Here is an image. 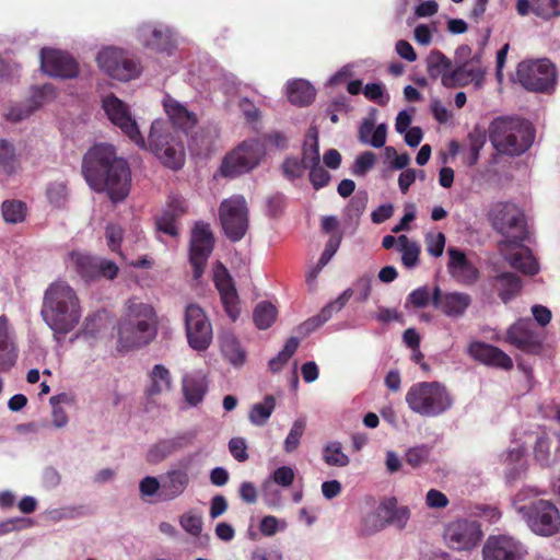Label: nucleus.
Segmentation results:
<instances>
[{"mask_svg":"<svg viewBox=\"0 0 560 560\" xmlns=\"http://www.w3.org/2000/svg\"><path fill=\"white\" fill-rule=\"evenodd\" d=\"M277 310L270 302H260L256 305L253 319L257 328L267 329L276 320Z\"/></svg>","mask_w":560,"mask_h":560,"instance_id":"a18cd8bd","label":"nucleus"},{"mask_svg":"<svg viewBox=\"0 0 560 560\" xmlns=\"http://www.w3.org/2000/svg\"><path fill=\"white\" fill-rule=\"evenodd\" d=\"M489 281L504 304L515 299L523 287L521 278L511 271L500 272L491 277Z\"/></svg>","mask_w":560,"mask_h":560,"instance_id":"c756f323","label":"nucleus"},{"mask_svg":"<svg viewBox=\"0 0 560 560\" xmlns=\"http://www.w3.org/2000/svg\"><path fill=\"white\" fill-rule=\"evenodd\" d=\"M190 478L186 469H170L162 477L161 491L162 501H171L182 495L188 488Z\"/></svg>","mask_w":560,"mask_h":560,"instance_id":"bb28decb","label":"nucleus"},{"mask_svg":"<svg viewBox=\"0 0 560 560\" xmlns=\"http://www.w3.org/2000/svg\"><path fill=\"white\" fill-rule=\"evenodd\" d=\"M180 141L177 132L166 120L156 119L152 122L148 137V147L153 154H156L167 147Z\"/></svg>","mask_w":560,"mask_h":560,"instance_id":"cd10ccee","label":"nucleus"},{"mask_svg":"<svg viewBox=\"0 0 560 560\" xmlns=\"http://www.w3.org/2000/svg\"><path fill=\"white\" fill-rule=\"evenodd\" d=\"M100 68L113 79L130 81L141 73L139 60L128 51L119 48L108 47L97 55Z\"/></svg>","mask_w":560,"mask_h":560,"instance_id":"9d476101","label":"nucleus"},{"mask_svg":"<svg viewBox=\"0 0 560 560\" xmlns=\"http://www.w3.org/2000/svg\"><path fill=\"white\" fill-rule=\"evenodd\" d=\"M122 229L119 225L109 224L106 228L107 245L112 252L118 253L122 241Z\"/></svg>","mask_w":560,"mask_h":560,"instance_id":"774afa93","label":"nucleus"},{"mask_svg":"<svg viewBox=\"0 0 560 560\" xmlns=\"http://www.w3.org/2000/svg\"><path fill=\"white\" fill-rule=\"evenodd\" d=\"M180 526L190 535L199 536L202 529V520L200 516L186 513L180 516Z\"/></svg>","mask_w":560,"mask_h":560,"instance_id":"e2e57ef3","label":"nucleus"},{"mask_svg":"<svg viewBox=\"0 0 560 560\" xmlns=\"http://www.w3.org/2000/svg\"><path fill=\"white\" fill-rule=\"evenodd\" d=\"M447 254L450 256V261L447 264L448 272L457 282L463 284H472L478 280V268L468 260L463 250L456 247H450L447 249Z\"/></svg>","mask_w":560,"mask_h":560,"instance_id":"5701e85b","label":"nucleus"},{"mask_svg":"<svg viewBox=\"0 0 560 560\" xmlns=\"http://www.w3.org/2000/svg\"><path fill=\"white\" fill-rule=\"evenodd\" d=\"M106 116L139 148L145 149L147 142L141 135L136 119L129 113V107H103Z\"/></svg>","mask_w":560,"mask_h":560,"instance_id":"b1692460","label":"nucleus"},{"mask_svg":"<svg viewBox=\"0 0 560 560\" xmlns=\"http://www.w3.org/2000/svg\"><path fill=\"white\" fill-rule=\"evenodd\" d=\"M488 128L481 124H476L467 135L469 155L467 159L468 166L477 165L480 152L487 142Z\"/></svg>","mask_w":560,"mask_h":560,"instance_id":"e433bc0d","label":"nucleus"},{"mask_svg":"<svg viewBox=\"0 0 560 560\" xmlns=\"http://www.w3.org/2000/svg\"><path fill=\"white\" fill-rule=\"evenodd\" d=\"M407 302L416 308H423L430 303V291L428 287H421L409 293Z\"/></svg>","mask_w":560,"mask_h":560,"instance_id":"69168bd1","label":"nucleus"},{"mask_svg":"<svg viewBox=\"0 0 560 560\" xmlns=\"http://www.w3.org/2000/svg\"><path fill=\"white\" fill-rule=\"evenodd\" d=\"M69 260L77 273L85 281H94L101 278L113 280L119 271L118 266L112 260L75 250L69 253Z\"/></svg>","mask_w":560,"mask_h":560,"instance_id":"ddd939ff","label":"nucleus"},{"mask_svg":"<svg viewBox=\"0 0 560 560\" xmlns=\"http://www.w3.org/2000/svg\"><path fill=\"white\" fill-rule=\"evenodd\" d=\"M550 446H551V441L547 434H542L537 438L535 446H534V456H535V459L542 467H548L551 464Z\"/></svg>","mask_w":560,"mask_h":560,"instance_id":"603ef678","label":"nucleus"},{"mask_svg":"<svg viewBox=\"0 0 560 560\" xmlns=\"http://www.w3.org/2000/svg\"><path fill=\"white\" fill-rule=\"evenodd\" d=\"M173 386L171 372L163 364H155L148 374V384L144 389L147 398L153 399L163 393L170 392Z\"/></svg>","mask_w":560,"mask_h":560,"instance_id":"2f4dec72","label":"nucleus"},{"mask_svg":"<svg viewBox=\"0 0 560 560\" xmlns=\"http://www.w3.org/2000/svg\"><path fill=\"white\" fill-rule=\"evenodd\" d=\"M214 284L226 315L234 322L240 315L238 294L228 269L221 266L214 273Z\"/></svg>","mask_w":560,"mask_h":560,"instance_id":"4be33fe9","label":"nucleus"},{"mask_svg":"<svg viewBox=\"0 0 560 560\" xmlns=\"http://www.w3.org/2000/svg\"><path fill=\"white\" fill-rule=\"evenodd\" d=\"M353 295V290L351 288L346 289L335 301L328 303L324 306L320 312L317 314V326L326 323L334 313L341 311L348 301Z\"/></svg>","mask_w":560,"mask_h":560,"instance_id":"49530a36","label":"nucleus"},{"mask_svg":"<svg viewBox=\"0 0 560 560\" xmlns=\"http://www.w3.org/2000/svg\"><path fill=\"white\" fill-rule=\"evenodd\" d=\"M375 161L376 155L372 151H365L359 154L352 165V174L355 176H364L371 168H373Z\"/></svg>","mask_w":560,"mask_h":560,"instance_id":"5fc2aeb1","label":"nucleus"},{"mask_svg":"<svg viewBox=\"0 0 560 560\" xmlns=\"http://www.w3.org/2000/svg\"><path fill=\"white\" fill-rule=\"evenodd\" d=\"M40 68L50 77L61 79H72L79 73V65L68 52L43 48L40 50Z\"/></svg>","mask_w":560,"mask_h":560,"instance_id":"f3484780","label":"nucleus"},{"mask_svg":"<svg viewBox=\"0 0 560 560\" xmlns=\"http://www.w3.org/2000/svg\"><path fill=\"white\" fill-rule=\"evenodd\" d=\"M18 351L15 345H0V372L9 371L16 362Z\"/></svg>","mask_w":560,"mask_h":560,"instance_id":"680f3d73","label":"nucleus"},{"mask_svg":"<svg viewBox=\"0 0 560 560\" xmlns=\"http://www.w3.org/2000/svg\"><path fill=\"white\" fill-rule=\"evenodd\" d=\"M304 429L305 423L303 421L296 420L293 423L288 436L284 440V451L287 453H292L298 448L300 440L304 433Z\"/></svg>","mask_w":560,"mask_h":560,"instance_id":"13d9d810","label":"nucleus"},{"mask_svg":"<svg viewBox=\"0 0 560 560\" xmlns=\"http://www.w3.org/2000/svg\"><path fill=\"white\" fill-rule=\"evenodd\" d=\"M323 458L330 466L343 467L349 464V457L341 451V444L338 442L330 443L324 448Z\"/></svg>","mask_w":560,"mask_h":560,"instance_id":"3c124183","label":"nucleus"},{"mask_svg":"<svg viewBox=\"0 0 560 560\" xmlns=\"http://www.w3.org/2000/svg\"><path fill=\"white\" fill-rule=\"evenodd\" d=\"M399 249L402 253L401 260L407 268L415 267L419 261L420 246L409 241L406 235L398 236Z\"/></svg>","mask_w":560,"mask_h":560,"instance_id":"de8ad7c7","label":"nucleus"},{"mask_svg":"<svg viewBox=\"0 0 560 560\" xmlns=\"http://www.w3.org/2000/svg\"><path fill=\"white\" fill-rule=\"evenodd\" d=\"M82 174L94 191H105L114 203L129 195L130 167L125 159L116 155L113 145L101 143L90 148L82 160Z\"/></svg>","mask_w":560,"mask_h":560,"instance_id":"f257e3e1","label":"nucleus"},{"mask_svg":"<svg viewBox=\"0 0 560 560\" xmlns=\"http://www.w3.org/2000/svg\"><path fill=\"white\" fill-rule=\"evenodd\" d=\"M322 231L328 235V240L324 252L317 260V272L331 260L343 238V232L336 217H324L322 219Z\"/></svg>","mask_w":560,"mask_h":560,"instance_id":"a878e982","label":"nucleus"},{"mask_svg":"<svg viewBox=\"0 0 560 560\" xmlns=\"http://www.w3.org/2000/svg\"><path fill=\"white\" fill-rule=\"evenodd\" d=\"M219 219L231 242L241 241L248 230V208L243 196L224 199L219 207Z\"/></svg>","mask_w":560,"mask_h":560,"instance_id":"1a4fd4ad","label":"nucleus"},{"mask_svg":"<svg viewBox=\"0 0 560 560\" xmlns=\"http://www.w3.org/2000/svg\"><path fill=\"white\" fill-rule=\"evenodd\" d=\"M305 170H308V178L315 187V127L311 126L305 137L303 145V156L296 159H287L283 163V173L290 178L301 177Z\"/></svg>","mask_w":560,"mask_h":560,"instance_id":"6ab92c4d","label":"nucleus"},{"mask_svg":"<svg viewBox=\"0 0 560 560\" xmlns=\"http://www.w3.org/2000/svg\"><path fill=\"white\" fill-rule=\"evenodd\" d=\"M1 212L7 223L16 224L25 220L27 207L21 200H4L1 205Z\"/></svg>","mask_w":560,"mask_h":560,"instance_id":"c03bdc74","label":"nucleus"},{"mask_svg":"<svg viewBox=\"0 0 560 560\" xmlns=\"http://www.w3.org/2000/svg\"><path fill=\"white\" fill-rule=\"evenodd\" d=\"M515 80L527 91L549 94L557 84L556 67L546 58L524 60L517 65Z\"/></svg>","mask_w":560,"mask_h":560,"instance_id":"0eeeda50","label":"nucleus"},{"mask_svg":"<svg viewBox=\"0 0 560 560\" xmlns=\"http://www.w3.org/2000/svg\"><path fill=\"white\" fill-rule=\"evenodd\" d=\"M314 86L304 79H293L287 83V96L291 105H308L314 96Z\"/></svg>","mask_w":560,"mask_h":560,"instance_id":"c9c22d12","label":"nucleus"},{"mask_svg":"<svg viewBox=\"0 0 560 560\" xmlns=\"http://www.w3.org/2000/svg\"><path fill=\"white\" fill-rule=\"evenodd\" d=\"M266 155L264 142L258 139L244 140L226 154L220 166L222 176L236 177L255 168Z\"/></svg>","mask_w":560,"mask_h":560,"instance_id":"6e6552de","label":"nucleus"},{"mask_svg":"<svg viewBox=\"0 0 560 560\" xmlns=\"http://www.w3.org/2000/svg\"><path fill=\"white\" fill-rule=\"evenodd\" d=\"M185 332L189 347L195 351H206L213 339L212 324L205 310L195 303L185 307Z\"/></svg>","mask_w":560,"mask_h":560,"instance_id":"9b49d317","label":"nucleus"},{"mask_svg":"<svg viewBox=\"0 0 560 560\" xmlns=\"http://www.w3.org/2000/svg\"><path fill=\"white\" fill-rule=\"evenodd\" d=\"M185 445V438H175L159 441L148 452L147 459L151 464H158L183 448Z\"/></svg>","mask_w":560,"mask_h":560,"instance_id":"4c0bfd02","label":"nucleus"},{"mask_svg":"<svg viewBox=\"0 0 560 560\" xmlns=\"http://www.w3.org/2000/svg\"><path fill=\"white\" fill-rule=\"evenodd\" d=\"M220 347L223 357L233 365L245 362V352L235 336L230 334L222 336L220 338Z\"/></svg>","mask_w":560,"mask_h":560,"instance_id":"58836bf2","label":"nucleus"},{"mask_svg":"<svg viewBox=\"0 0 560 560\" xmlns=\"http://www.w3.org/2000/svg\"><path fill=\"white\" fill-rule=\"evenodd\" d=\"M378 509L386 523L399 529L406 526L410 517L409 509L407 506H398L396 498L384 500Z\"/></svg>","mask_w":560,"mask_h":560,"instance_id":"72a5a7b5","label":"nucleus"},{"mask_svg":"<svg viewBox=\"0 0 560 560\" xmlns=\"http://www.w3.org/2000/svg\"><path fill=\"white\" fill-rule=\"evenodd\" d=\"M165 166L177 171L182 168L185 162V150L182 141L167 147L163 151L154 154Z\"/></svg>","mask_w":560,"mask_h":560,"instance_id":"a19ab883","label":"nucleus"},{"mask_svg":"<svg viewBox=\"0 0 560 560\" xmlns=\"http://www.w3.org/2000/svg\"><path fill=\"white\" fill-rule=\"evenodd\" d=\"M158 329L155 308L149 303L129 300L118 324V349L130 351L145 347L156 338Z\"/></svg>","mask_w":560,"mask_h":560,"instance_id":"7ed1b4c3","label":"nucleus"},{"mask_svg":"<svg viewBox=\"0 0 560 560\" xmlns=\"http://www.w3.org/2000/svg\"><path fill=\"white\" fill-rule=\"evenodd\" d=\"M214 247V237L210 225L202 221L195 224L191 230L189 244V261L194 268V278L201 277Z\"/></svg>","mask_w":560,"mask_h":560,"instance_id":"4468645a","label":"nucleus"},{"mask_svg":"<svg viewBox=\"0 0 560 560\" xmlns=\"http://www.w3.org/2000/svg\"><path fill=\"white\" fill-rule=\"evenodd\" d=\"M483 77L485 70L481 66V55L475 56L471 61L464 63L454 71V79L462 84L474 83L476 86H480L483 82Z\"/></svg>","mask_w":560,"mask_h":560,"instance_id":"f704fd0d","label":"nucleus"},{"mask_svg":"<svg viewBox=\"0 0 560 560\" xmlns=\"http://www.w3.org/2000/svg\"><path fill=\"white\" fill-rule=\"evenodd\" d=\"M516 11L521 16L533 13L549 21L560 16V0H517Z\"/></svg>","mask_w":560,"mask_h":560,"instance_id":"c85d7f7f","label":"nucleus"},{"mask_svg":"<svg viewBox=\"0 0 560 560\" xmlns=\"http://www.w3.org/2000/svg\"><path fill=\"white\" fill-rule=\"evenodd\" d=\"M446 237L442 232L428 233L425 235V245L429 255L433 257L442 256L445 248Z\"/></svg>","mask_w":560,"mask_h":560,"instance_id":"bf43d9fd","label":"nucleus"},{"mask_svg":"<svg viewBox=\"0 0 560 560\" xmlns=\"http://www.w3.org/2000/svg\"><path fill=\"white\" fill-rule=\"evenodd\" d=\"M0 166L8 175L15 171V147L7 139H0Z\"/></svg>","mask_w":560,"mask_h":560,"instance_id":"8fccbe9b","label":"nucleus"},{"mask_svg":"<svg viewBox=\"0 0 560 560\" xmlns=\"http://www.w3.org/2000/svg\"><path fill=\"white\" fill-rule=\"evenodd\" d=\"M469 354L475 360L486 365L503 369L506 371L513 368V361L511 357L500 348L492 345L485 342H474L469 346Z\"/></svg>","mask_w":560,"mask_h":560,"instance_id":"393cba45","label":"nucleus"},{"mask_svg":"<svg viewBox=\"0 0 560 560\" xmlns=\"http://www.w3.org/2000/svg\"><path fill=\"white\" fill-rule=\"evenodd\" d=\"M229 451L234 459L240 463L248 459L247 444L244 438H232L229 442Z\"/></svg>","mask_w":560,"mask_h":560,"instance_id":"0e129e2a","label":"nucleus"},{"mask_svg":"<svg viewBox=\"0 0 560 560\" xmlns=\"http://www.w3.org/2000/svg\"><path fill=\"white\" fill-rule=\"evenodd\" d=\"M527 555L525 546L509 535H490L483 547V560H524Z\"/></svg>","mask_w":560,"mask_h":560,"instance_id":"dca6fc26","label":"nucleus"},{"mask_svg":"<svg viewBox=\"0 0 560 560\" xmlns=\"http://www.w3.org/2000/svg\"><path fill=\"white\" fill-rule=\"evenodd\" d=\"M186 212L187 202L185 198L177 195L170 196L162 213L155 218L156 230L172 237H176L178 235V222Z\"/></svg>","mask_w":560,"mask_h":560,"instance_id":"aec40b11","label":"nucleus"},{"mask_svg":"<svg viewBox=\"0 0 560 560\" xmlns=\"http://www.w3.org/2000/svg\"><path fill=\"white\" fill-rule=\"evenodd\" d=\"M275 408V397L272 395H267L262 402L253 405L248 413V419L254 425L261 427L267 423Z\"/></svg>","mask_w":560,"mask_h":560,"instance_id":"ea45409f","label":"nucleus"},{"mask_svg":"<svg viewBox=\"0 0 560 560\" xmlns=\"http://www.w3.org/2000/svg\"><path fill=\"white\" fill-rule=\"evenodd\" d=\"M363 94L368 101L373 103H386L389 101L383 83H369L363 88Z\"/></svg>","mask_w":560,"mask_h":560,"instance_id":"052dcab7","label":"nucleus"},{"mask_svg":"<svg viewBox=\"0 0 560 560\" xmlns=\"http://www.w3.org/2000/svg\"><path fill=\"white\" fill-rule=\"evenodd\" d=\"M8 110L3 113V117L11 124H18L28 119L36 107H7Z\"/></svg>","mask_w":560,"mask_h":560,"instance_id":"338daca9","label":"nucleus"},{"mask_svg":"<svg viewBox=\"0 0 560 560\" xmlns=\"http://www.w3.org/2000/svg\"><path fill=\"white\" fill-rule=\"evenodd\" d=\"M544 332L532 318L518 319L506 331V341L527 354L539 355L544 350Z\"/></svg>","mask_w":560,"mask_h":560,"instance_id":"f8f14e48","label":"nucleus"},{"mask_svg":"<svg viewBox=\"0 0 560 560\" xmlns=\"http://www.w3.org/2000/svg\"><path fill=\"white\" fill-rule=\"evenodd\" d=\"M166 114L172 121L173 126L189 131L197 125V116L195 113L189 112L188 107H164Z\"/></svg>","mask_w":560,"mask_h":560,"instance_id":"79ce46f5","label":"nucleus"},{"mask_svg":"<svg viewBox=\"0 0 560 560\" xmlns=\"http://www.w3.org/2000/svg\"><path fill=\"white\" fill-rule=\"evenodd\" d=\"M208 392V383L205 376L200 374L186 375L183 378V394L185 400L190 406H198Z\"/></svg>","mask_w":560,"mask_h":560,"instance_id":"473e14b6","label":"nucleus"},{"mask_svg":"<svg viewBox=\"0 0 560 560\" xmlns=\"http://www.w3.org/2000/svg\"><path fill=\"white\" fill-rule=\"evenodd\" d=\"M56 88L50 83L36 85L33 88L32 92V105H43L44 103L54 102L56 98Z\"/></svg>","mask_w":560,"mask_h":560,"instance_id":"6e6d98bb","label":"nucleus"},{"mask_svg":"<svg viewBox=\"0 0 560 560\" xmlns=\"http://www.w3.org/2000/svg\"><path fill=\"white\" fill-rule=\"evenodd\" d=\"M40 314L55 338L59 339V336H66L79 324L80 300L67 282L56 281L45 291Z\"/></svg>","mask_w":560,"mask_h":560,"instance_id":"f03ea898","label":"nucleus"},{"mask_svg":"<svg viewBox=\"0 0 560 560\" xmlns=\"http://www.w3.org/2000/svg\"><path fill=\"white\" fill-rule=\"evenodd\" d=\"M431 302L448 317H460L471 304V296L464 292H450L442 294L440 287H435Z\"/></svg>","mask_w":560,"mask_h":560,"instance_id":"412c9836","label":"nucleus"},{"mask_svg":"<svg viewBox=\"0 0 560 560\" xmlns=\"http://www.w3.org/2000/svg\"><path fill=\"white\" fill-rule=\"evenodd\" d=\"M487 217L492 228L502 235H506L514 229H523L524 214L522 210L512 202L498 201L492 203Z\"/></svg>","mask_w":560,"mask_h":560,"instance_id":"a211bd4d","label":"nucleus"},{"mask_svg":"<svg viewBox=\"0 0 560 560\" xmlns=\"http://www.w3.org/2000/svg\"><path fill=\"white\" fill-rule=\"evenodd\" d=\"M489 140L500 155L520 156L535 140V129L530 121L517 116H500L489 127Z\"/></svg>","mask_w":560,"mask_h":560,"instance_id":"20e7f679","label":"nucleus"},{"mask_svg":"<svg viewBox=\"0 0 560 560\" xmlns=\"http://www.w3.org/2000/svg\"><path fill=\"white\" fill-rule=\"evenodd\" d=\"M481 537L480 524L470 518L455 520L444 530L445 542L454 550H470L478 545Z\"/></svg>","mask_w":560,"mask_h":560,"instance_id":"2eb2a0df","label":"nucleus"},{"mask_svg":"<svg viewBox=\"0 0 560 560\" xmlns=\"http://www.w3.org/2000/svg\"><path fill=\"white\" fill-rule=\"evenodd\" d=\"M410 410L422 417H439L450 410L454 404L453 396L440 382H419L406 394Z\"/></svg>","mask_w":560,"mask_h":560,"instance_id":"423d86ee","label":"nucleus"},{"mask_svg":"<svg viewBox=\"0 0 560 560\" xmlns=\"http://www.w3.org/2000/svg\"><path fill=\"white\" fill-rule=\"evenodd\" d=\"M431 448L428 445H419L411 447L405 455L406 463L413 468L420 467L423 463L428 462Z\"/></svg>","mask_w":560,"mask_h":560,"instance_id":"4d7b16f0","label":"nucleus"},{"mask_svg":"<svg viewBox=\"0 0 560 560\" xmlns=\"http://www.w3.org/2000/svg\"><path fill=\"white\" fill-rule=\"evenodd\" d=\"M139 36L143 45L156 51H168L173 47L171 31L167 27L142 26Z\"/></svg>","mask_w":560,"mask_h":560,"instance_id":"7c9ffc66","label":"nucleus"},{"mask_svg":"<svg viewBox=\"0 0 560 560\" xmlns=\"http://www.w3.org/2000/svg\"><path fill=\"white\" fill-rule=\"evenodd\" d=\"M510 265L525 275L535 276L539 271V265L528 248L524 252L511 254L508 258Z\"/></svg>","mask_w":560,"mask_h":560,"instance_id":"37998d69","label":"nucleus"},{"mask_svg":"<svg viewBox=\"0 0 560 560\" xmlns=\"http://www.w3.org/2000/svg\"><path fill=\"white\" fill-rule=\"evenodd\" d=\"M539 494L541 492L533 488L520 491L516 501L521 504L516 511L535 535L552 537L560 533V511L550 500L535 499L526 502L530 495L536 498Z\"/></svg>","mask_w":560,"mask_h":560,"instance_id":"39448f33","label":"nucleus"},{"mask_svg":"<svg viewBox=\"0 0 560 560\" xmlns=\"http://www.w3.org/2000/svg\"><path fill=\"white\" fill-rule=\"evenodd\" d=\"M298 347L299 339L295 337L289 338L283 349L278 353V355L269 361V369L272 372L280 371L283 368V365L289 361V359L294 354Z\"/></svg>","mask_w":560,"mask_h":560,"instance_id":"09e8293b","label":"nucleus"},{"mask_svg":"<svg viewBox=\"0 0 560 560\" xmlns=\"http://www.w3.org/2000/svg\"><path fill=\"white\" fill-rule=\"evenodd\" d=\"M68 400L67 394L62 393L59 395L51 396L49 399V402L52 407V424L56 428H63L68 423V416L65 411V409L60 406L61 402H65Z\"/></svg>","mask_w":560,"mask_h":560,"instance_id":"864d4df0","label":"nucleus"}]
</instances>
